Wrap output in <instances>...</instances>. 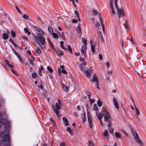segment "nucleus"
Masks as SVG:
<instances>
[{"instance_id": "nucleus-1", "label": "nucleus", "mask_w": 146, "mask_h": 146, "mask_svg": "<svg viewBox=\"0 0 146 146\" xmlns=\"http://www.w3.org/2000/svg\"><path fill=\"white\" fill-rule=\"evenodd\" d=\"M9 130L8 129H7L1 134V137L4 139V141H8L10 140V136L9 135Z\"/></svg>"}, {"instance_id": "nucleus-2", "label": "nucleus", "mask_w": 146, "mask_h": 146, "mask_svg": "<svg viewBox=\"0 0 146 146\" xmlns=\"http://www.w3.org/2000/svg\"><path fill=\"white\" fill-rule=\"evenodd\" d=\"M100 114H101L102 116L104 117L105 121L109 122L111 116L110 115L109 113L106 110L104 109L102 113H101Z\"/></svg>"}, {"instance_id": "nucleus-3", "label": "nucleus", "mask_w": 146, "mask_h": 146, "mask_svg": "<svg viewBox=\"0 0 146 146\" xmlns=\"http://www.w3.org/2000/svg\"><path fill=\"white\" fill-rule=\"evenodd\" d=\"M131 131L133 133V137L136 142L139 145H142V143L141 141L139 138L138 135L137 134L135 131L131 129Z\"/></svg>"}, {"instance_id": "nucleus-4", "label": "nucleus", "mask_w": 146, "mask_h": 146, "mask_svg": "<svg viewBox=\"0 0 146 146\" xmlns=\"http://www.w3.org/2000/svg\"><path fill=\"white\" fill-rule=\"evenodd\" d=\"M116 7L117 9L119 18H120L121 17H124L125 16V14L124 13L123 8L122 7L119 8V6Z\"/></svg>"}, {"instance_id": "nucleus-5", "label": "nucleus", "mask_w": 146, "mask_h": 146, "mask_svg": "<svg viewBox=\"0 0 146 146\" xmlns=\"http://www.w3.org/2000/svg\"><path fill=\"white\" fill-rule=\"evenodd\" d=\"M113 0H110V1L109 2V3L110 4V7L111 9V12L114 15L115 13V12L113 6Z\"/></svg>"}, {"instance_id": "nucleus-6", "label": "nucleus", "mask_w": 146, "mask_h": 146, "mask_svg": "<svg viewBox=\"0 0 146 146\" xmlns=\"http://www.w3.org/2000/svg\"><path fill=\"white\" fill-rule=\"evenodd\" d=\"M37 35L38 36V37L39 40H40L41 44L43 45H44L45 43V39L44 37L40 36L39 34V33H37Z\"/></svg>"}, {"instance_id": "nucleus-7", "label": "nucleus", "mask_w": 146, "mask_h": 146, "mask_svg": "<svg viewBox=\"0 0 146 146\" xmlns=\"http://www.w3.org/2000/svg\"><path fill=\"white\" fill-rule=\"evenodd\" d=\"M34 28L39 33V34L40 35L42 36L44 35V33L40 29L35 26L34 27Z\"/></svg>"}, {"instance_id": "nucleus-8", "label": "nucleus", "mask_w": 146, "mask_h": 146, "mask_svg": "<svg viewBox=\"0 0 146 146\" xmlns=\"http://www.w3.org/2000/svg\"><path fill=\"white\" fill-rule=\"evenodd\" d=\"M93 82H95L96 84V86H98L99 84V82L98 77L96 74H94L93 76Z\"/></svg>"}, {"instance_id": "nucleus-9", "label": "nucleus", "mask_w": 146, "mask_h": 146, "mask_svg": "<svg viewBox=\"0 0 146 146\" xmlns=\"http://www.w3.org/2000/svg\"><path fill=\"white\" fill-rule=\"evenodd\" d=\"M58 103H57L56 104V110L58 111L60 109V106L61 105L60 101L59 99L58 100Z\"/></svg>"}, {"instance_id": "nucleus-10", "label": "nucleus", "mask_w": 146, "mask_h": 146, "mask_svg": "<svg viewBox=\"0 0 146 146\" xmlns=\"http://www.w3.org/2000/svg\"><path fill=\"white\" fill-rule=\"evenodd\" d=\"M113 105L117 109H118L119 108L117 101L115 98H114L113 99Z\"/></svg>"}, {"instance_id": "nucleus-11", "label": "nucleus", "mask_w": 146, "mask_h": 146, "mask_svg": "<svg viewBox=\"0 0 146 146\" xmlns=\"http://www.w3.org/2000/svg\"><path fill=\"white\" fill-rule=\"evenodd\" d=\"M52 107L55 112V113L56 114L57 117H60L61 116V115L59 114V112L57 110H56V109L55 108L54 105H52Z\"/></svg>"}, {"instance_id": "nucleus-12", "label": "nucleus", "mask_w": 146, "mask_h": 146, "mask_svg": "<svg viewBox=\"0 0 146 146\" xmlns=\"http://www.w3.org/2000/svg\"><path fill=\"white\" fill-rule=\"evenodd\" d=\"M86 46L84 45H82L81 46V52L82 53L83 55H85L86 54Z\"/></svg>"}, {"instance_id": "nucleus-13", "label": "nucleus", "mask_w": 146, "mask_h": 146, "mask_svg": "<svg viewBox=\"0 0 146 146\" xmlns=\"http://www.w3.org/2000/svg\"><path fill=\"white\" fill-rule=\"evenodd\" d=\"M96 116L98 118V119L100 120V123L101 125H103V123L102 120V116L101 114L97 113L96 114Z\"/></svg>"}, {"instance_id": "nucleus-14", "label": "nucleus", "mask_w": 146, "mask_h": 146, "mask_svg": "<svg viewBox=\"0 0 146 146\" xmlns=\"http://www.w3.org/2000/svg\"><path fill=\"white\" fill-rule=\"evenodd\" d=\"M93 110L96 111V115L97 113L100 114L98 112V109L97 105L96 104H94L93 106Z\"/></svg>"}, {"instance_id": "nucleus-15", "label": "nucleus", "mask_w": 146, "mask_h": 146, "mask_svg": "<svg viewBox=\"0 0 146 146\" xmlns=\"http://www.w3.org/2000/svg\"><path fill=\"white\" fill-rule=\"evenodd\" d=\"M62 120L64 122V125L66 126L68 125V122L67 119L65 117H63L62 118Z\"/></svg>"}, {"instance_id": "nucleus-16", "label": "nucleus", "mask_w": 146, "mask_h": 146, "mask_svg": "<svg viewBox=\"0 0 146 146\" xmlns=\"http://www.w3.org/2000/svg\"><path fill=\"white\" fill-rule=\"evenodd\" d=\"M81 24L80 23L78 24V26L76 28V30L77 33L79 34L81 32V29L80 27Z\"/></svg>"}, {"instance_id": "nucleus-17", "label": "nucleus", "mask_w": 146, "mask_h": 146, "mask_svg": "<svg viewBox=\"0 0 146 146\" xmlns=\"http://www.w3.org/2000/svg\"><path fill=\"white\" fill-rule=\"evenodd\" d=\"M88 121L89 123V124L90 127L91 129L92 128V120L89 117V115H88Z\"/></svg>"}, {"instance_id": "nucleus-18", "label": "nucleus", "mask_w": 146, "mask_h": 146, "mask_svg": "<svg viewBox=\"0 0 146 146\" xmlns=\"http://www.w3.org/2000/svg\"><path fill=\"white\" fill-rule=\"evenodd\" d=\"M2 37L4 40H6L9 38L8 35L5 33H4L2 35Z\"/></svg>"}, {"instance_id": "nucleus-19", "label": "nucleus", "mask_w": 146, "mask_h": 146, "mask_svg": "<svg viewBox=\"0 0 146 146\" xmlns=\"http://www.w3.org/2000/svg\"><path fill=\"white\" fill-rule=\"evenodd\" d=\"M34 38L35 39V40L36 41V42L39 44L41 48L42 47V46H41L40 44L39 43V40H38V39L39 38L38 37H38L35 36L34 37Z\"/></svg>"}, {"instance_id": "nucleus-20", "label": "nucleus", "mask_w": 146, "mask_h": 146, "mask_svg": "<svg viewBox=\"0 0 146 146\" xmlns=\"http://www.w3.org/2000/svg\"><path fill=\"white\" fill-rule=\"evenodd\" d=\"M115 135L117 138H120L121 136V134L119 133L116 132L115 133Z\"/></svg>"}, {"instance_id": "nucleus-21", "label": "nucleus", "mask_w": 146, "mask_h": 146, "mask_svg": "<svg viewBox=\"0 0 146 146\" xmlns=\"http://www.w3.org/2000/svg\"><path fill=\"white\" fill-rule=\"evenodd\" d=\"M24 31L28 35H30L31 34L30 32L29 31L27 28L25 27L24 29Z\"/></svg>"}, {"instance_id": "nucleus-22", "label": "nucleus", "mask_w": 146, "mask_h": 146, "mask_svg": "<svg viewBox=\"0 0 146 146\" xmlns=\"http://www.w3.org/2000/svg\"><path fill=\"white\" fill-rule=\"evenodd\" d=\"M99 33L100 34V39H101V42L102 43H104V39L103 37V36L101 33H100V32Z\"/></svg>"}, {"instance_id": "nucleus-23", "label": "nucleus", "mask_w": 146, "mask_h": 146, "mask_svg": "<svg viewBox=\"0 0 146 146\" xmlns=\"http://www.w3.org/2000/svg\"><path fill=\"white\" fill-rule=\"evenodd\" d=\"M62 87L63 90L64 91H67L68 90V87H66V86L65 85H64V84H62Z\"/></svg>"}, {"instance_id": "nucleus-24", "label": "nucleus", "mask_w": 146, "mask_h": 146, "mask_svg": "<svg viewBox=\"0 0 146 146\" xmlns=\"http://www.w3.org/2000/svg\"><path fill=\"white\" fill-rule=\"evenodd\" d=\"M7 120L6 119H4L1 120L0 122L1 123V124H5L7 122Z\"/></svg>"}, {"instance_id": "nucleus-25", "label": "nucleus", "mask_w": 146, "mask_h": 146, "mask_svg": "<svg viewBox=\"0 0 146 146\" xmlns=\"http://www.w3.org/2000/svg\"><path fill=\"white\" fill-rule=\"evenodd\" d=\"M66 130L70 134L72 133L73 132L72 130L69 127H67Z\"/></svg>"}, {"instance_id": "nucleus-26", "label": "nucleus", "mask_w": 146, "mask_h": 146, "mask_svg": "<svg viewBox=\"0 0 146 146\" xmlns=\"http://www.w3.org/2000/svg\"><path fill=\"white\" fill-rule=\"evenodd\" d=\"M82 42L84 43V44L85 45V46H86V45H87V42L86 39L84 38H82Z\"/></svg>"}, {"instance_id": "nucleus-27", "label": "nucleus", "mask_w": 146, "mask_h": 146, "mask_svg": "<svg viewBox=\"0 0 146 146\" xmlns=\"http://www.w3.org/2000/svg\"><path fill=\"white\" fill-rule=\"evenodd\" d=\"M48 30L50 34H52L53 33V29L51 27H48Z\"/></svg>"}, {"instance_id": "nucleus-28", "label": "nucleus", "mask_w": 146, "mask_h": 146, "mask_svg": "<svg viewBox=\"0 0 146 146\" xmlns=\"http://www.w3.org/2000/svg\"><path fill=\"white\" fill-rule=\"evenodd\" d=\"M11 33L13 38H14L16 37V33L14 31H11Z\"/></svg>"}, {"instance_id": "nucleus-29", "label": "nucleus", "mask_w": 146, "mask_h": 146, "mask_svg": "<svg viewBox=\"0 0 146 146\" xmlns=\"http://www.w3.org/2000/svg\"><path fill=\"white\" fill-rule=\"evenodd\" d=\"M60 37L62 38V39L64 40H65L66 39L65 37L64 36L63 33H62V34L59 35Z\"/></svg>"}, {"instance_id": "nucleus-30", "label": "nucleus", "mask_w": 146, "mask_h": 146, "mask_svg": "<svg viewBox=\"0 0 146 146\" xmlns=\"http://www.w3.org/2000/svg\"><path fill=\"white\" fill-rule=\"evenodd\" d=\"M42 70H43V68H42V66H41V68H39V70L38 71V73H39V75L40 76H42V74L41 73V72Z\"/></svg>"}, {"instance_id": "nucleus-31", "label": "nucleus", "mask_w": 146, "mask_h": 146, "mask_svg": "<svg viewBox=\"0 0 146 146\" xmlns=\"http://www.w3.org/2000/svg\"><path fill=\"white\" fill-rule=\"evenodd\" d=\"M84 73L86 74L87 77H88L89 76L90 74L89 72V70H87L85 71Z\"/></svg>"}, {"instance_id": "nucleus-32", "label": "nucleus", "mask_w": 146, "mask_h": 146, "mask_svg": "<svg viewBox=\"0 0 146 146\" xmlns=\"http://www.w3.org/2000/svg\"><path fill=\"white\" fill-rule=\"evenodd\" d=\"M36 51L37 53L38 54H40L41 53V52L40 48L38 47H37Z\"/></svg>"}, {"instance_id": "nucleus-33", "label": "nucleus", "mask_w": 146, "mask_h": 146, "mask_svg": "<svg viewBox=\"0 0 146 146\" xmlns=\"http://www.w3.org/2000/svg\"><path fill=\"white\" fill-rule=\"evenodd\" d=\"M54 38H58V36L57 35V34L55 33H53L52 34Z\"/></svg>"}, {"instance_id": "nucleus-34", "label": "nucleus", "mask_w": 146, "mask_h": 146, "mask_svg": "<svg viewBox=\"0 0 146 146\" xmlns=\"http://www.w3.org/2000/svg\"><path fill=\"white\" fill-rule=\"evenodd\" d=\"M67 48H68V50L70 52V53H72V49L71 48V46L70 45H68V46Z\"/></svg>"}, {"instance_id": "nucleus-35", "label": "nucleus", "mask_w": 146, "mask_h": 146, "mask_svg": "<svg viewBox=\"0 0 146 146\" xmlns=\"http://www.w3.org/2000/svg\"><path fill=\"white\" fill-rule=\"evenodd\" d=\"M47 70L50 72L52 73L53 72V70L52 68H51L50 66H48L47 68Z\"/></svg>"}, {"instance_id": "nucleus-36", "label": "nucleus", "mask_w": 146, "mask_h": 146, "mask_svg": "<svg viewBox=\"0 0 146 146\" xmlns=\"http://www.w3.org/2000/svg\"><path fill=\"white\" fill-rule=\"evenodd\" d=\"M91 48L92 52H94L95 51V46L94 44L91 45Z\"/></svg>"}, {"instance_id": "nucleus-37", "label": "nucleus", "mask_w": 146, "mask_h": 146, "mask_svg": "<svg viewBox=\"0 0 146 146\" xmlns=\"http://www.w3.org/2000/svg\"><path fill=\"white\" fill-rule=\"evenodd\" d=\"M97 104L99 106L101 107L102 106V103L100 100H98L97 102Z\"/></svg>"}, {"instance_id": "nucleus-38", "label": "nucleus", "mask_w": 146, "mask_h": 146, "mask_svg": "<svg viewBox=\"0 0 146 146\" xmlns=\"http://www.w3.org/2000/svg\"><path fill=\"white\" fill-rule=\"evenodd\" d=\"M88 146H94L93 142L91 141H89Z\"/></svg>"}, {"instance_id": "nucleus-39", "label": "nucleus", "mask_w": 146, "mask_h": 146, "mask_svg": "<svg viewBox=\"0 0 146 146\" xmlns=\"http://www.w3.org/2000/svg\"><path fill=\"white\" fill-rule=\"evenodd\" d=\"M18 57V58L19 59V60L23 64L24 63L23 60L21 58V57L20 55L17 56Z\"/></svg>"}, {"instance_id": "nucleus-40", "label": "nucleus", "mask_w": 146, "mask_h": 146, "mask_svg": "<svg viewBox=\"0 0 146 146\" xmlns=\"http://www.w3.org/2000/svg\"><path fill=\"white\" fill-rule=\"evenodd\" d=\"M108 129L109 130V131L110 133H113V128L111 127H110Z\"/></svg>"}, {"instance_id": "nucleus-41", "label": "nucleus", "mask_w": 146, "mask_h": 146, "mask_svg": "<svg viewBox=\"0 0 146 146\" xmlns=\"http://www.w3.org/2000/svg\"><path fill=\"white\" fill-rule=\"evenodd\" d=\"M12 49L14 53L17 56L19 55V54H18L17 52L13 48H12Z\"/></svg>"}, {"instance_id": "nucleus-42", "label": "nucleus", "mask_w": 146, "mask_h": 146, "mask_svg": "<svg viewBox=\"0 0 146 146\" xmlns=\"http://www.w3.org/2000/svg\"><path fill=\"white\" fill-rule=\"evenodd\" d=\"M23 17L25 19H29V17L28 15H23Z\"/></svg>"}, {"instance_id": "nucleus-43", "label": "nucleus", "mask_w": 146, "mask_h": 146, "mask_svg": "<svg viewBox=\"0 0 146 146\" xmlns=\"http://www.w3.org/2000/svg\"><path fill=\"white\" fill-rule=\"evenodd\" d=\"M80 69L82 71H84V66H82V64L80 65Z\"/></svg>"}, {"instance_id": "nucleus-44", "label": "nucleus", "mask_w": 146, "mask_h": 146, "mask_svg": "<svg viewBox=\"0 0 146 146\" xmlns=\"http://www.w3.org/2000/svg\"><path fill=\"white\" fill-rule=\"evenodd\" d=\"M135 110H136V113L137 114V115H139L140 114L139 111V110H138V109H137V108H136V107L135 106Z\"/></svg>"}, {"instance_id": "nucleus-45", "label": "nucleus", "mask_w": 146, "mask_h": 146, "mask_svg": "<svg viewBox=\"0 0 146 146\" xmlns=\"http://www.w3.org/2000/svg\"><path fill=\"white\" fill-rule=\"evenodd\" d=\"M11 71L14 75H17V74L16 73L15 71L13 69H12L11 70Z\"/></svg>"}, {"instance_id": "nucleus-46", "label": "nucleus", "mask_w": 146, "mask_h": 146, "mask_svg": "<svg viewBox=\"0 0 146 146\" xmlns=\"http://www.w3.org/2000/svg\"><path fill=\"white\" fill-rule=\"evenodd\" d=\"M118 0H115V7H117L118 6L117 3Z\"/></svg>"}, {"instance_id": "nucleus-47", "label": "nucleus", "mask_w": 146, "mask_h": 146, "mask_svg": "<svg viewBox=\"0 0 146 146\" xmlns=\"http://www.w3.org/2000/svg\"><path fill=\"white\" fill-rule=\"evenodd\" d=\"M47 40L48 42H49V43L51 45V46L52 47H53V44H52V42L50 41V40L49 38H47Z\"/></svg>"}, {"instance_id": "nucleus-48", "label": "nucleus", "mask_w": 146, "mask_h": 146, "mask_svg": "<svg viewBox=\"0 0 146 146\" xmlns=\"http://www.w3.org/2000/svg\"><path fill=\"white\" fill-rule=\"evenodd\" d=\"M104 135L105 136H107L108 135V132L107 130H105L104 132Z\"/></svg>"}, {"instance_id": "nucleus-49", "label": "nucleus", "mask_w": 146, "mask_h": 146, "mask_svg": "<svg viewBox=\"0 0 146 146\" xmlns=\"http://www.w3.org/2000/svg\"><path fill=\"white\" fill-rule=\"evenodd\" d=\"M86 94H88V97H89V99H90V96L91 95V93H90V92H88V91H87L86 92Z\"/></svg>"}, {"instance_id": "nucleus-50", "label": "nucleus", "mask_w": 146, "mask_h": 146, "mask_svg": "<svg viewBox=\"0 0 146 146\" xmlns=\"http://www.w3.org/2000/svg\"><path fill=\"white\" fill-rule=\"evenodd\" d=\"M93 12L94 14V15H97L98 13V11L95 10H93Z\"/></svg>"}, {"instance_id": "nucleus-51", "label": "nucleus", "mask_w": 146, "mask_h": 146, "mask_svg": "<svg viewBox=\"0 0 146 146\" xmlns=\"http://www.w3.org/2000/svg\"><path fill=\"white\" fill-rule=\"evenodd\" d=\"M57 55H63V52L62 51H61L60 53H58L57 52L58 51H57Z\"/></svg>"}, {"instance_id": "nucleus-52", "label": "nucleus", "mask_w": 146, "mask_h": 146, "mask_svg": "<svg viewBox=\"0 0 146 146\" xmlns=\"http://www.w3.org/2000/svg\"><path fill=\"white\" fill-rule=\"evenodd\" d=\"M32 76L34 78H36L37 76V74L35 72H33L32 74Z\"/></svg>"}, {"instance_id": "nucleus-53", "label": "nucleus", "mask_w": 146, "mask_h": 146, "mask_svg": "<svg viewBox=\"0 0 146 146\" xmlns=\"http://www.w3.org/2000/svg\"><path fill=\"white\" fill-rule=\"evenodd\" d=\"M74 13H75V14L76 15V16H77L78 18L79 13H78V12L77 11H74Z\"/></svg>"}, {"instance_id": "nucleus-54", "label": "nucleus", "mask_w": 146, "mask_h": 146, "mask_svg": "<svg viewBox=\"0 0 146 146\" xmlns=\"http://www.w3.org/2000/svg\"><path fill=\"white\" fill-rule=\"evenodd\" d=\"M61 72L62 73H64L65 74H67V72L66 71L62 69L61 70Z\"/></svg>"}, {"instance_id": "nucleus-55", "label": "nucleus", "mask_w": 146, "mask_h": 146, "mask_svg": "<svg viewBox=\"0 0 146 146\" xmlns=\"http://www.w3.org/2000/svg\"><path fill=\"white\" fill-rule=\"evenodd\" d=\"M113 71L111 70H110L108 71V74H111L112 73Z\"/></svg>"}, {"instance_id": "nucleus-56", "label": "nucleus", "mask_w": 146, "mask_h": 146, "mask_svg": "<svg viewBox=\"0 0 146 146\" xmlns=\"http://www.w3.org/2000/svg\"><path fill=\"white\" fill-rule=\"evenodd\" d=\"M70 1H72L74 5V6L76 7V6L74 1V0H69Z\"/></svg>"}, {"instance_id": "nucleus-57", "label": "nucleus", "mask_w": 146, "mask_h": 146, "mask_svg": "<svg viewBox=\"0 0 146 146\" xmlns=\"http://www.w3.org/2000/svg\"><path fill=\"white\" fill-rule=\"evenodd\" d=\"M9 41L11 43L13 44L14 43V42L13 41V40L11 38H10Z\"/></svg>"}, {"instance_id": "nucleus-58", "label": "nucleus", "mask_w": 146, "mask_h": 146, "mask_svg": "<svg viewBox=\"0 0 146 146\" xmlns=\"http://www.w3.org/2000/svg\"><path fill=\"white\" fill-rule=\"evenodd\" d=\"M99 58L100 60H102V56L101 54H99Z\"/></svg>"}, {"instance_id": "nucleus-59", "label": "nucleus", "mask_w": 146, "mask_h": 146, "mask_svg": "<svg viewBox=\"0 0 146 146\" xmlns=\"http://www.w3.org/2000/svg\"><path fill=\"white\" fill-rule=\"evenodd\" d=\"M86 120V115L85 113H84V118H83V120L82 121V122H84Z\"/></svg>"}, {"instance_id": "nucleus-60", "label": "nucleus", "mask_w": 146, "mask_h": 146, "mask_svg": "<svg viewBox=\"0 0 146 146\" xmlns=\"http://www.w3.org/2000/svg\"><path fill=\"white\" fill-rule=\"evenodd\" d=\"M60 146H65V144L64 142H62L60 143Z\"/></svg>"}, {"instance_id": "nucleus-61", "label": "nucleus", "mask_w": 146, "mask_h": 146, "mask_svg": "<svg viewBox=\"0 0 146 146\" xmlns=\"http://www.w3.org/2000/svg\"><path fill=\"white\" fill-rule=\"evenodd\" d=\"M15 8H16L17 10V11L19 12V13H20L21 14V11L19 9L18 7L17 6H16L15 7Z\"/></svg>"}, {"instance_id": "nucleus-62", "label": "nucleus", "mask_w": 146, "mask_h": 146, "mask_svg": "<svg viewBox=\"0 0 146 146\" xmlns=\"http://www.w3.org/2000/svg\"><path fill=\"white\" fill-rule=\"evenodd\" d=\"M60 47L66 50H67V49L66 48H64L63 45H60Z\"/></svg>"}, {"instance_id": "nucleus-63", "label": "nucleus", "mask_w": 146, "mask_h": 146, "mask_svg": "<svg viewBox=\"0 0 146 146\" xmlns=\"http://www.w3.org/2000/svg\"><path fill=\"white\" fill-rule=\"evenodd\" d=\"M29 62H30V64H31L32 65H34V63L33 62V61H32L31 60V59H29Z\"/></svg>"}, {"instance_id": "nucleus-64", "label": "nucleus", "mask_w": 146, "mask_h": 146, "mask_svg": "<svg viewBox=\"0 0 146 146\" xmlns=\"http://www.w3.org/2000/svg\"><path fill=\"white\" fill-rule=\"evenodd\" d=\"M90 100V103L92 104V103H94V102H95V100H94V99H92V100H90V99H89Z\"/></svg>"}]
</instances>
